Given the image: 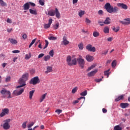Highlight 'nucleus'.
<instances>
[{
    "instance_id": "e2e57ef3",
    "label": "nucleus",
    "mask_w": 130,
    "mask_h": 130,
    "mask_svg": "<svg viewBox=\"0 0 130 130\" xmlns=\"http://www.w3.org/2000/svg\"><path fill=\"white\" fill-rule=\"evenodd\" d=\"M28 3L29 4V6L30 5V6H31V7H35V6H36V5H35V3H33L32 2H28Z\"/></svg>"
},
{
    "instance_id": "7ed1b4c3",
    "label": "nucleus",
    "mask_w": 130,
    "mask_h": 130,
    "mask_svg": "<svg viewBox=\"0 0 130 130\" xmlns=\"http://www.w3.org/2000/svg\"><path fill=\"white\" fill-rule=\"evenodd\" d=\"M4 123L3 124H1V126H3V128L5 130H8L10 129L11 128V125H10V122H11V119H8L6 120H5L4 121Z\"/></svg>"
},
{
    "instance_id": "a19ab883",
    "label": "nucleus",
    "mask_w": 130,
    "mask_h": 130,
    "mask_svg": "<svg viewBox=\"0 0 130 130\" xmlns=\"http://www.w3.org/2000/svg\"><path fill=\"white\" fill-rule=\"evenodd\" d=\"M49 54L50 56H51V57H53V55H54V51L53 50H51L49 52Z\"/></svg>"
},
{
    "instance_id": "aec40b11",
    "label": "nucleus",
    "mask_w": 130,
    "mask_h": 130,
    "mask_svg": "<svg viewBox=\"0 0 130 130\" xmlns=\"http://www.w3.org/2000/svg\"><path fill=\"white\" fill-rule=\"evenodd\" d=\"M46 95H47V93H45L44 94L42 95L40 98V102L41 103L43 102L44 99L46 98Z\"/></svg>"
},
{
    "instance_id": "4d7b16f0",
    "label": "nucleus",
    "mask_w": 130,
    "mask_h": 130,
    "mask_svg": "<svg viewBox=\"0 0 130 130\" xmlns=\"http://www.w3.org/2000/svg\"><path fill=\"white\" fill-rule=\"evenodd\" d=\"M44 56V54L43 53H41L38 55V58H41L42 57H43Z\"/></svg>"
},
{
    "instance_id": "4be33fe9",
    "label": "nucleus",
    "mask_w": 130,
    "mask_h": 130,
    "mask_svg": "<svg viewBox=\"0 0 130 130\" xmlns=\"http://www.w3.org/2000/svg\"><path fill=\"white\" fill-rule=\"evenodd\" d=\"M128 103H122L120 104V106L121 107V108H126V107H128Z\"/></svg>"
},
{
    "instance_id": "0eeeda50",
    "label": "nucleus",
    "mask_w": 130,
    "mask_h": 130,
    "mask_svg": "<svg viewBox=\"0 0 130 130\" xmlns=\"http://www.w3.org/2000/svg\"><path fill=\"white\" fill-rule=\"evenodd\" d=\"M113 7L111 6V5H110V3H107L105 5V8L106 11H107V12H108V13H110V14H111V13H112V8Z\"/></svg>"
},
{
    "instance_id": "e433bc0d",
    "label": "nucleus",
    "mask_w": 130,
    "mask_h": 130,
    "mask_svg": "<svg viewBox=\"0 0 130 130\" xmlns=\"http://www.w3.org/2000/svg\"><path fill=\"white\" fill-rule=\"evenodd\" d=\"M95 67H96V64H95L91 65V67H90L89 68H88L87 69V72L91 71V70H93V69H94V68H95Z\"/></svg>"
},
{
    "instance_id": "f8f14e48",
    "label": "nucleus",
    "mask_w": 130,
    "mask_h": 130,
    "mask_svg": "<svg viewBox=\"0 0 130 130\" xmlns=\"http://www.w3.org/2000/svg\"><path fill=\"white\" fill-rule=\"evenodd\" d=\"M120 23H121V24H123V25H129L130 18H125L123 21H120Z\"/></svg>"
},
{
    "instance_id": "4c0bfd02",
    "label": "nucleus",
    "mask_w": 130,
    "mask_h": 130,
    "mask_svg": "<svg viewBox=\"0 0 130 130\" xmlns=\"http://www.w3.org/2000/svg\"><path fill=\"white\" fill-rule=\"evenodd\" d=\"M114 130H122V128L118 125L114 126Z\"/></svg>"
},
{
    "instance_id": "f03ea898",
    "label": "nucleus",
    "mask_w": 130,
    "mask_h": 130,
    "mask_svg": "<svg viewBox=\"0 0 130 130\" xmlns=\"http://www.w3.org/2000/svg\"><path fill=\"white\" fill-rule=\"evenodd\" d=\"M67 62L68 66H76L77 64V58H74L72 59L71 56H68L67 57Z\"/></svg>"
},
{
    "instance_id": "0e129e2a",
    "label": "nucleus",
    "mask_w": 130,
    "mask_h": 130,
    "mask_svg": "<svg viewBox=\"0 0 130 130\" xmlns=\"http://www.w3.org/2000/svg\"><path fill=\"white\" fill-rule=\"evenodd\" d=\"M7 23H9L10 24H11V23H12V20H11V19H9V18H8L7 20Z\"/></svg>"
},
{
    "instance_id": "c03bdc74",
    "label": "nucleus",
    "mask_w": 130,
    "mask_h": 130,
    "mask_svg": "<svg viewBox=\"0 0 130 130\" xmlns=\"http://www.w3.org/2000/svg\"><path fill=\"white\" fill-rule=\"evenodd\" d=\"M78 91V87H75L74 88H73L72 90V94H75L76 92Z\"/></svg>"
},
{
    "instance_id": "412c9836",
    "label": "nucleus",
    "mask_w": 130,
    "mask_h": 130,
    "mask_svg": "<svg viewBox=\"0 0 130 130\" xmlns=\"http://www.w3.org/2000/svg\"><path fill=\"white\" fill-rule=\"evenodd\" d=\"M10 42H11V43H12V44H14V45H16L18 43V41H17L16 39H11L10 38L9 39Z\"/></svg>"
},
{
    "instance_id": "2eb2a0df",
    "label": "nucleus",
    "mask_w": 130,
    "mask_h": 130,
    "mask_svg": "<svg viewBox=\"0 0 130 130\" xmlns=\"http://www.w3.org/2000/svg\"><path fill=\"white\" fill-rule=\"evenodd\" d=\"M51 24H52V19H49L48 23L44 24V28L48 29V28L50 27Z\"/></svg>"
},
{
    "instance_id": "4468645a",
    "label": "nucleus",
    "mask_w": 130,
    "mask_h": 130,
    "mask_svg": "<svg viewBox=\"0 0 130 130\" xmlns=\"http://www.w3.org/2000/svg\"><path fill=\"white\" fill-rule=\"evenodd\" d=\"M97 72H98V70L97 69H95L94 71L90 72V73L87 74V77H94V76H95Z\"/></svg>"
},
{
    "instance_id": "dca6fc26",
    "label": "nucleus",
    "mask_w": 130,
    "mask_h": 130,
    "mask_svg": "<svg viewBox=\"0 0 130 130\" xmlns=\"http://www.w3.org/2000/svg\"><path fill=\"white\" fill-rule=\"evenodd\" d=\"M85 58L86 60L89 62L93 61V60H94V57L90 55H87L85 56Z\"/></svg>"
},
{
    "instance_id": "f704fd0d",
    "label": "nucleus",
    "mask_w": 130,
    "mask_h": 130,
    "mask_svg": "<svg viewBox=\"0 0 130 130\" xmlns=\"http://www.w3.org/2000/svg\"><path fill=\"white\" fill-rule=\"evenodd\" d=\"M99 35H100V34L99 33V32H98L97 31H94L93 32V37H98V36H99Z\"/></svg>"
},
{
    "instance_id": "bb28decb",
    "label": "nucleus",
    "mask_w": 130,
    "mask_h": 130,
    "mask_svg": "<svg viewBox=\"0 0 130 130\" xmlns=\"http://www.w3.org/2000/svg\"><path fill=\"white\" fill-rule=\"evenodd\" d=\"M30 14H31V15H37V11L36 10H33L31 9H30L29 10Z\"/></svg>"
},
{
    "instance_id": "f3484780",
    "label": "nucleus",
    "mask_w": 130,
    "mask_h": 130,
    "mask_svg": "<svg viewBox=\"0 0 130 130\" xmlns=\"http://www.w3.org/2000/svg\"><path fill=\"white\" fill-rule=\"evenodd\" d=\"M55 15L57 19H60V13L57 8H55Z\"/></svg>"
},
{
    "instance_id": "9b49d317",
    "label": "nucleus",
    "mask_w": 130,
    "mask_h": 130,
    "mask_svg": "<svg viewBox=\"0 0 130 130\" xmlns=\"http://www.w3.org/2000/svg\"><path fill=\"white\" fill-rule=\"evenodd\" d=\"M1 94L3 95H5L6 94H8V96H7V98H12L11 96V92L9 90H7L6 89H3L1 91Z\"/></svg>"
},
{
    "instance_id": "5701e85b",
    "label": "nucleus",
    "mask_w": 130,
    "mask_h": 130,
    "mask_svg": "<svg viewBox=\"0 0 130 130\" xmlns=\"http://www.w3.org/2000/svg\"><path fill=\"white\" fill-rule=\"evenodd\" d=\"M111 21V19H110V18L107 17L106 18V19L104 21V24H105L106 25H109V24H110Z\"/></svg>"
},
{
    "instance_id": "39448f33",
    "label": "nucleus",
    "mask_w": 130,
    "mask_h": 130,
    "mask_svg": "<svg viewBox=\"0 0 130 130\" xmlns=\"http://www.w3.org/2000/svg\"><path fill=\"white\" fill-rule=\"evenodd\" d=\"M23 92H24V88H21L20 90H18V89L15 90L13 92V94L15 96H20V95H22V94H23Z\"/></svg>"
},
{
    "instance_id": "473e14b6",
    "label": "nucleus",
    "mask_w": 130,
    "mask_h": 130,
    "mask_svg": "<svg viewBox=\"0 0 130 130\" xmlns=\"http://www.w3.org/2000/svg\"><path fill=\"white\" fill-rule=\"evenodd\" d=\"M78 15L80 18H82V17L85 15V11L81 10L79 12Z\"/></svg>"
},
{
    "instance_id": "2f4dec72",
    "label": "nucleus",
    "mask_w": 130,
    "mask_h": 130,
    "mask_svg": "<svg viewBox=\"0 0 130 130\" xmlns=\"http://www.w3.org/2000/svg\"><path fill=\"white\" fill-rule=\"evenodd\" d=\"M50 60V56L49 55H46L44 57V60L45 61H48Z\"/></svg>"
},
{
    "instance_id": "a878e982",
    "label": "nucleus",
    "mask_w": 130,
    "mask_h": 130,
    "mask_svg": "<svg viewBox=\"0 0 130 130\" xmlns=\"http://www.w3.org/2000/svg\"><path fill=\"white\" fill-rule=\"evenodd\" d=\"M104 32L105 34H108V33H109V27L108 26H105L104 28Z\"/></svg>"
},
{
    "instance_id": "9d476101",
    "label": "nucleus",
    "mask_w": 130,
    "mask_h": 130,
    "mask_svg": "<svg viewBox=\"0 0 130 130\" xmlns=\"http://www.w3.org/2000/svg\"><path fill=\"white\" fill-rule=\"evenodd\" d=\"M9 109L5 108L2 110V112L0 114V117H4L5 115H7V114H9Z\"/></svg>"
},
{
    "instance_id": "6e6d98bb",
    "label": "nucleus",
    "mask_w": 130,
    "mask_h": 130,
    "mask_svg": "<svg viewBox=\"0 0 130 130\" xmlns=\"http://www.w3.org/2000/svg\"><path fill=\"white\" fill-rule=\"evenodd\" d=\"M27 37H28L27 36V35L26 34H24L22 35V38H23V39H24V40L27 39Z\"/></svg>"
},
{
    "instance_id": "1a4fd4ad",
    "label": "nucleus",
    "mask_w": 130,
    "mask_h": 130,
    "mask_svg": "<svg viewBox=\"0 0 130 130\" xmlns=\"http://www.w3.org/2000/svg\"><path fill=\"white\" fill-rule=\"evenodd\" d=\"M62 45H68V44H70V41L68 40V39L67 38V37L66 36H64L62 38V41L61 43Z\"/></svg>"
},
{
    "instance_id": "72a5a7b5",
    "label": "nucleus",
    "mask_w": 130,
    "mask_h": 130,
    "mask_svg": "<svg viewBox=\"0 0 130 130\" xmlns=\"http://www.w3.org/2000/svg\"><path fill=\"white\" fill-rule=\"evenodd\" d=\"M0 6H2V7H7V3L4 2V0H0Z\"/></svg>"
},
{
    "instance_id": "79ce46f5",
    "label": "nucleus",
    "mask_w": 130,
    "mask_h": 130,
    "mask_svg": "<svg viewBox=\"0 0 130 130\" xmlns=\"http://www.w3.org/2000/svg\"><path fill=\"white\" fill-rule=\"evenodd\" d=\"M88 93V91L87 90H84L82 92L80 93L81 96H86L87 94Z\"/></svg>"
},
{
    "instance_id": "49530a36",
    "label": "nucleus",
    "mask_w": 130,
    "mask_h": 130,
    "mask_svg": "<svg viewBox=\"0 0 130 130\" xmlns=\"http://www.w3.org/2000/svg\"><path fill=\"white\" fill-rule=\"evenodd\" d=\"M116 66V60H114L112 62V68H115Z\"/></svg>"
},
{
    "instance_id": "13d9d810",
    "label": "nucleus",
    "mask_w": 130,
    "mask_h": 130,
    "mask_svg": "<svg viewBox=\"0 0 130 130\" xmlns=\"http://www.w3.org/2000/svg\"><path fill=\"white\" fill-rule=\"evenodd\" d=\"M10 80H11V77L10 76L7 77L6 79V82H10Z\"/></svg>"
},
{
    "instance_id": "b1692460",
    "label": "nucleus",
    "mask_w": 130,
    "mask_h": 130,
    "mask_svg": "<svg viewBox=\"0 0 130 130\" xmlns=\"http://www.w3.org/2000/svg\"><path fill=\"white\" fill-rule=\"evenodd\" d=\"M52 72V67L48 66L47 67V71H45V74H48L49 73H51Z\"/></svg>"
},
{
    "instance_id": "6e6552de",
    "label": "nucleus",
    "mask_w": 130,
    "mask_h": 130,
    "mask_svg": "<svg viewBox=\"0 0 130 130\" xmlns=\"http://www.w3.org/2000/svg\"><path fill=\"white\" fill-rule=\"evenodd\" d=\"M86 48L87 50L91 52H95V51H96V48L95 47H92V45L91 44L87 45L86 47Z\"/></svg>"
},
{
    "instance_id": "69168bd1",
    "label": "nucleus",
    "mask_w": 130,
    "mask_h": 130,
    "mask_svg": "<svg viewBox=\"0 0 130 130\" xmlns=\"http://www.w3.org/2000/svg\"><path fill=\"white\" fill-rule=\"evenodd\" d=\"M99 15H102L103 14V11L102 10H100L98 12Z\"/></svg>"
},
{
    "instance_id": "37998d69",
    "label": "nucleus",
    "mask_w": 130,
    "mask_h": 130,
    "mask_svg": "<svg viewBox=\"0 0 130 130\" xmlns=\"http://www.w3.org/2000/svg\"><path fill=\"white\" fill-rule=\"evenodd\" d=\"M117 11H118V8L117 7H115L114 8H112V13H117Z\"/></svg>"
},
{
    "instance_id": "c756f323",
    "label": "nucleus",
    "mask_w": 130,
    "mask_h": 130,
    "mask_svg": "<svg viewBox=\"0 0 130 130\" xmlns=\"http://www.w3.org/2000/svg\"><path fill=\"white\" fill-rule=\"evenodd\" d=\"M59 27V23H56L55 25H53V28L54 30H57Z\"/></svg>"
},
{
    "instance_id": "603ef678",
    "label": "nucleus",
    "mask_w": 130,
    "mask_h": 130,
    "mask_svg": "<svg viewBox=\"0 0 130 130\" xmlns=\"http://www.w3.org/2000/svg\"><path fill=\"white\" fill-rule=\"evenodd\" d=\"M39 3L40 5H41V6H43L44 5H45L44 0H39Z\"/></svg>"
},
{
    "instance_id": "ddd939ff",
    "label": "nucleus",
    "mask_w": 130,
    "mask_h": 130,
    "mask_svg": "<svg viewBox=\"0 0 130 130\" xmlns=\"http://www.w3.org/2000/svg\"><path fill=\"white\" fill-rule=\"evenodd\" d=\"M117 6L121 9H123V10H127V6L123 3H118Z\"/></svg>"
},
{
    "instance_id": "423d86ee",
    "label": "nucleus",
    "mask_w": 130,
    "mask_h": 130,
    "mask_svg": "<svg viewBox=\"0 0 130 130\" xmlns=\"http://www.w3.org/2000/svg\"><path fill=\"white\" fill-rule=\"evenodd\" d=\"M77 60L80 67L83 69L84 68V64H85V60L82 58V56L79 55V58L77 59Z\"/></svg>"
},
{
    "instance_id": "bf43d9fd",
    "label": "nucleus",
    "mask_w": 130,
    "mask_h": 130,
    "mask_svg": "<svg viewBox=\"0 0 130 130\" xmlns=\"http://www.w3.org/2000/svg\"><path fill=\"white\" fill-rule=\"evenodd\" d=\"M13 53H20V50H16L12 51Z\"/></svg>"
},
{
    "instance_id": "052dcab7",
    "label": "nucleus",
    "mask_w": 130,
    "mask_h": 130,
    "mask_svg": "<svg viewBox=\"0 0 130 130\" xmlns=\"http://www.w3.org/2000/svg\"><path fill=\"white\" fill-rule=\"evenodd\" d=\"M113 31H114V32H118V31H119V28H116L115 27H114L113 28Z\"/></svg>"
},
{
    "instance_id": "5fc2aeb1",
    "label": "nucleus",
    "mask_w": 130,
    "mask_h": 130,
    "mask_svg": "<svg viewBox=\"0 0 130 130\" xmlns=\"http://www.w3.org/2000/svg\"><path fill=\"white\" fill-rule=\"evenodd\" d=\"M85 22L87 24H90L91 23V20L89 19L88 18H85Z\"/></svg>"
},
{
    "instance_id": "58836bf2",
    "label": "nucleus",
    "mask_w": 130,
    "mask_h": 130,
    "mask_svg": "<svg viewBox=\"0 0 130 130\" xmlns=\"http://www.w3.org/2000/svg\"><path fill=\"white\" fill-rule=\"evenodd\" d=\"M33 125H34V122H30L27 124V126L28 128H30V127H32Z\"/></svg>"
},
{
    "instance_id": "09e8293b",
    "label": "nucleus",
    "mask_w": 130,
    "mask_h": 130,
    "mask_svg": "<svg viewBox=\"0 0 130 130\" xmlns=\"http://www.w3.org/2000/svg\"><path fill=\"white\" fill-rule=\"evenodd\" d=\"M45 42L46 44H45V47H44V49H45V48H47V46H48V44H49L48 41H47L46 40L45 41Z\"/></svg>"
},
{
    "instance_id": "a18cd8bd",
    "label": "nucleus",
    "mask_w": 130,
    "mask_h": 130,
    "mask_svg": "<svg viewBox=\"0 0 130 130\" xmlns=\"http://www.w3.org/2000/svg\"><path fill=\"white\" fill-rule=\"evenodd\" d=\"M35 41H36V39H35L32 40L31 42L29 45V48H30L31 46H32V45L34 44V43H35Z\"/></svg>"
},
{
    "instance_id": "c9c22d12",
    "label": "nucleus",
    "mask_w": 130,
    "mask_h": 130,
    "mask_svg": "<svg viewBox=\"0 0 130 130\" xmlns=\"http://www.w3.org/2000/svg\"><path fill=\"white\" fill-rule=\"evenodd\" d=\"M27 123H28V121H24L23 122L22 124V128H26L27 127Z\"/></svg>"
},
{
    "instance_id": "3c124183",
    "label": "nucleus",
    "mask_w": 130,
    "mask_h": 130,
    "mask_svg": "<svg viewBox=\"0 0 130 130\" xmlns=\"http://www.w3.org/2000/svg\"><path fill=\"white\" fill-rule=\"evenodd\" d=\"M48 39L49 40H56V39H57V38L56 37H50L48 38Z\"/></svg>"
},
{
    "instance_id": "ea45409f",
    "label": "nucleus",
    "mask_w": 130,
    "mask_h": 130,
    "mask_svg": "<svg viewBox=\"0 0 130 130\" xmlns=\"http://www.w3.org/2000/svg\"><path fill=\"white\" fill-rule=\"evenodd\" d=\"M78 47L79 48V49H80V50H83V49L84 48V44H83V43H80L78 45Z\"/></svg>"
},
{
    "instance_id": "393cba45",
    "label": "nucleus",
    "mask_w": 130,
    "mask_h": 130,
    "mask_svg": "<svg viewBox=\"0 0 130 130\" xmlns=\"http://www.w3.org/2000/svg\"><path fill=\"white\" fill-rule=\"evenodd\" d=\"M124 97V94H122L119 96L117 99H116L115 101L116 102L120 101V100H122V99H123Z\"/></svg>"
},
{
    "instance_id": "6ab92c4d",
    "label": "nucleus",
    "mask_w": 130,
    "mask_h": 130,
    "mask_svg": "<svg viewBox=\"0 0 130 130\" xmlns=\"http://www.w3.org/2000/svg\"><path fill=\"white\" fill-rule=\"evenodd\" d=\"M23 10L25 11H27V10H29L30 9V3H26L23 5Z\"/></svg>"
},
{
    "instance_id": "c85d7f7f",
    "label": "nucleus",
    "mask_w": 130,
    "mask_h": 130,
    "mask_svg": "<svg viewBox=\"0 0 130 130\" xmlns=\"http://www.w3.org/2000/svg\"><path fill=\"white\" fill-rule=\"evenodd\" d=\"M110 71V69H109L104 72V75L107 76V78L109 77V75H110V73L109 72Z\"/></svg>"
},
{
    "instance_id": "7c9ffc66",
    "label": "nucleus",
    "mask_w": 130,
    "mask_h": 130,
    "mask_svg": "<svg viewBox=\"0 0 130 130\" xmlns=\"http://www.w3.org/2000/svg\"><path fill=\"white\" fill-rule=\"evenodd\" d=\"M32 55H31V53H28V54H25V59L28 60V59H30V58H31V56Z\"/></svg>"
},
{
    "instance_id": "a211bd4d",
    "label": "nucleus",
    "mask_w": 130,
    "mask_h": 130,
    "mask_svg": "<svg viewBox=\"0 0 130 130\" xmlns=\"http://www.w3.org/2000/svg\"><path fill=\"white\" fill-rule=\"evenodd\" d=\"M47 15L50 16V17H54L55 16V11L52 9L48 12Z\"/></svg>"
},
{
    "instance_id": "20e7f679",
    "label": "nucleus",
    "mask_w": 130,
    "mask_h": 130,
    "mask_svg": "<svg viewBox=\"0 0 130 130\" xmlns=\"http://www.w3.org/2000/svg\"><path fill=\"white\" fill-rule=\"evenodd\" d=\"M30 84L32 85H36L40 83V80H39V78L38 77H35L30 80Z\"/></svg>"
},
{
    "instance_id": "338daca9",
    "label": "nucleus",
    "mask_w": 130,
    "mask_h": 130,
    "mask_svg": "<svg viewBox=\"0 0 130 130\" xmlns=\"http://www.w3.org/2000/svg\"><path fill=\"white\" fill-rule=\"evenodd\" d=\"M102 110L103 113H106V112H107V110H106V109L105 108H103Z\"/></svg>"
},
{
    "instance_id": "cd10ccee",
    "label": "nucleus",
    "mask_w": 130,
    "mask_h": 130,
    "mask_svg": "<svg viewBox=\"0 0 130 130\" xmlns=\"http://www.w3.org/2000/svg\"><path fill=\"white\" fill-rule=\"evenodd\" d=\"M35 92V90H31V91H29V98L30 100H32V98L33 97V95H34Z\"/></svg>"
},
{
    "instance_id": "f257e3e1",
    "label": "nucleus",
    "mask_w": 130,
    "mask_h": 130,
    "mask_svg": "<svg viewBox=\"0 0 130 130\" xmlns=\"http://www.w3.org/2000/svg\"><path fill=\"white\" fill-rule=\"evenodd\" d=\"M28 78H29V73H26L24 74L19 79L18 83L20 84V85L17 86L16 87V89H19V88H22V87L26 86V81L28 80Z\"/></svg>"
},
{
    "instance_id": "de8ad7c7",
    "label": "nucleus",
    "mask_w": 130,
    "mask_h": 130,
    "mask_svg": "<svg viewBox=\"0 0 130 130\" xmlns=\"http://www.w3.org/2000/svg\"><path fill=\"white\" fill-rule=\"evenodd\" d=\"M55 112H56V113H57V114L59 115L60 114V113H61V112H62V110L57 109L55 111Z\"/></svg>"
},
{
    "instance_id": "680f3d73",
    "label": "nucleus",
    "mask_w": 130,
    "mask_h": 130,
    "mask_svg": "<svg viewBox=\"0 0 130 130\" xmlns=\"http://www.w3.org/2000/svg\"><path fill=\"white\" fill-rule=\"evenodd\" d=\"M95 82H97L98 83H100V82L101 81H102V78H101V79H96L95 80Z\"/></svg>"
},
{
    "instance_id": "864d4df0",
    "label": "nucleus",
    "mask_w": 130,
    "mask_h": 130,
    "mask_svg": "<svg viewBox=\"0 0 130 130\" xmlns=\"http://www.w3.org/2000/svg\"><path fill=\"white\" fill-rule=\"evenodd\" d=\"M108 53V50L102 51V54L103 55H106Z\"/></svg>"
},
{
    "instance_id": "8fccbe9b",
    "label": "nucleus",
    "mask_w": 130,
    "mask_h": 130,
    "mask_svg": "<svg viewBox=\"0 0 130 130\" xmlns=\"http://www.w3.org/2000/svg\"><path fill=\"white\" fill-rule=\"evenodd\" d=\"M98 23L100 26H104V21H101V20H99Z\"/></svg>"
},
{
    "instance_id": "774afa93",
    "label": "nucleus",
    "mask_w": 130,
    "mask_h": 130,
    "mask_svg": "<svg viewBox=\"0 0 130 130\" xmlns=\"http://www.w3.org/2000/svg\"><path fill=\"white\" fill-rule=\"evenodd\" d=\"M8 64L7 63H3L2 64L3 68H6V66H7Z\"/></svg>"
}]
</instances>
